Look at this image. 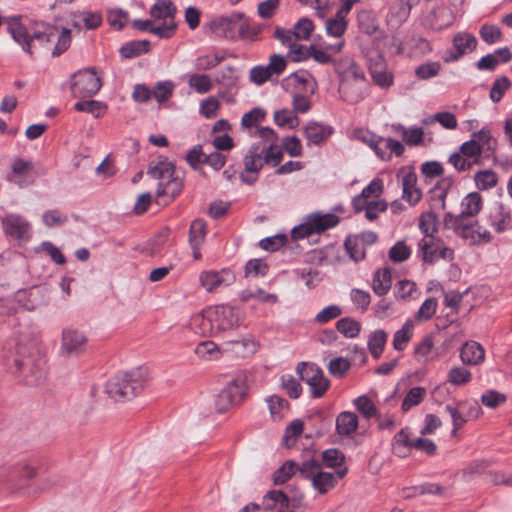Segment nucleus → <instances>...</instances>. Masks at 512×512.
Returning <instances> with one entry per match:
<instances>
[{"label":"nucleus","mask_w":512,"mask_h":512,"mask_svg":"<svg viewBox=\"0 0 512 512\" xmlns=\"http://www.w3.org/2000/svg\"><path fill=\"white\" fill-rule=\"evenodd\" d=\"M8 32L22 49L32 55L40 51H51L57 57L64 53L71 44V30L57 27L44 22L22 20L13 17L8 21Z\"/></svg>","instance_id":"obj_1"},{"label":"nucleus","mask_w":512,"mask_h":512,"mask_svg":"<svg viewBox=\"0 0 512 512\" xmlns=\"http://www.w3.org/2000/svg\"><path fill=\"white\" fill-rule=\"evenodd\" d=\"M191 324L202 336L217 337L239 326L240 311L225 304L208 306L192 317Z\"/></svg>","instance_id":"obj_2"},{"label":"nucleus","mask_w":512,"mask_h":512,"mask_svg":"<svg viewBox=\"0 0 512 512\" xmlns=\"http://www.w3.org/2000/svg\"><path fill=\"white\" fill-rule=\"evenodd\" d=\"M45 360L38 354L34 344H17L15 353L8 359L13 374L28 386L41 384L46 376Z\"/></svg>","instance_id":"obj_3"},{"label":"nucleus","mask_w":512,"mask_h":512,"mask_svg":"<svg viewBox=\"0 0 512 512\" xmlns=\"http://www.w3.org/2000/svg\"><path fill=\"white\" fill-rule=\"evenodd\" d=\"M346 474L347 468L337 470L334 473L323 471L320 460L315 455H307L301 461L300 476L310 480L313 488L322 495L334 488L338 480Z\"/></svg>","instance_id":"obj_4"},{"label":"nucleus","mask_w":512,"mask_h":512,"mask_svg":"<svg viewBox=\"0 0 512 512\" xmlns=\"http://www.w3.org/2000/svg\"><path fill=\"white\" fill-rule=\"evenodd\" d=\"M143 383L144 377L140 369L118 372L107 381L105 392L114 401H126L143 388Z\"/></svg>","instance_id":"obj_5"},{"label":"nucleus","mask_w":512,"mask_h":512,"mask_svg":"<svg viewBox=\"0 0 512 512\" xmlns=\"http://www.w3.org/2000/svg\"><path fill=\"white\" fill-rule=\"evenodd\" d=\"M177 8L171 0H158L149 11L154 20L156 36L161 39H169L177 30L175 16Z\"/></svg>","instance_id":"obj_6"},{"label":"nucleus","mask_w":512,"mask_h":512,"mask_svg":"<svg viewBox=\"0 0 512 512\" xmlns=\"http://www.w3.org/2000/svg\"><path fill=\"white\" fill-rule=\"evenodd\" d=\"M339 217L333 213L314 212L305 217V221L292 229L295 240L322 233L339 223Z\"/></svg>","instance_id":"obj_7"},{"label":"nucleus","mask_w":512,"mask_h":512,"mask_svg":"<svg viewBox=\"0 0 512 512\" xmlns=\"http://www.w3.org/2000/svg\"><path fill=\"white\" fill-rule=\"evenodd\" d=\"M443 225L447 229L453 230L458 236L465 240H468L470 244L476 245L490 240V232L479 225L478 222L472 223L460 222V220L454 218V215L447 212L443 218Z\"/></svg>","instance_id":"obj_8"},{"label":"nucleus","mask_w":512,"mask_h":512,"mask_svg":"<svg viewBox=\"0 0 512 512\" xmlns=\"http://www.w3.org/2000/svg\"><path fill=\"white\" fill-rule=\"evenodd\" d=\"M87 346L88 337L83 331L67 327L61 332L58 354L65 359H76L86 352Z\"/></svg>","instance_id":"obj_9"},{"label":"nucleus","mask_w":512,"mask_h":512,"mask_svg":"<svg viewBox=\"0 0 512 512\" xmlns=\"http://www.w3.org/2000/svg\"><path fill=\"white\" fill-rule=\"evenodd\" d=\"M37 474L36 467L26 461L12 465L5 478L7 487L13 493L30 494V481Z\"/></svg>","instance_id":"obj_10"},{"label":"nucleus","mask_w":512,"mask_h":512,"mask_svg":"<svg viewBox=\"0 0 512 512\" xmlns=\"http://www.w3.org/2000/svg\"><path fill=\"white\" fill-rule=\"evenodd\" d=\"M296 372L300 379L309 386L313 398H321L327 392L330 381L317 365L301 362L297 365Z\"/></svg>","instance_id":"obj_11"},{"label":"nucleus","mask_w":512,"mask_h":512,"mask_svg":"<svg viewBox=\"0 0 512 512\" xmlns=\"http://www.w3.org/2000/svg\"><path fill=\"white\" fill-rule=\"evenodd\" d=\"M418 256L424 263L431 265L440 259L452 261L454 251L440 238L434 236L424 237L418 242Z\"/></svg>","instance_id":"obj_12"},{"label":"nucleus","mask_w":512,"mask_h":512,"mask_svg":"<svg viewBox=\"0 0 512 512\" xmlns=\"http://www.w3.org/2000/svg\"><path fill=\"white\" fill-rule=\"evenodd\" d=\"M102 87L101 77L92 68L79 70L72 77L71 90L76 97H91Z\"/></svg>","instance_id":"obj_13"},{"label":"nucleus","mask_w":512,"mask_h":512,"mask_svg":"<svg viewBox=\"0 0 512 512\" xmlns=\"http://www.w3.org/2000/svg\"><path fill=\"white\" fill-rule=\"evenodd\" d=\"M236 281L234 272L229 268L221 270H203L199 274V284L207 293H217Z\"/></svg>","instance_id":"obj_14"},{"label":"nucleus","mask_w":512,"mask_h":512,"mask_svg":"<svg viewBox=\"0 0 512 512\" xmlns=\"http://www.w3.org/2000/svg\"><path fill=\"white\" fill-rule=\"evenodd\" d=\"M247 28L242 13H232L229 16H223L215 19L211 23L212 32L218 36L227 39H234L242 35Z\"/></svg>","instance_id":"obj_15"},{"label":"nucleus","mask_w":512,"mask_h":512,"mask_svg":"<svg viewBox=\"0 0 512 512\" xmlns=\"http://www.w3.org/2000/svg\"><path fill=\"white\" fill-rule=\"evenodd\" d=\"M266 148L260 143L253 144L247 151L243 159L245 172L241 174V180L248 184H254L258 179V173L265 164L264 153Z\"/></svg>","instance_id":"obj_16"},{"label":"nucleus","mask_w":512,"mask_h":512,"mask_svg":"<svg viewBox=\"0 0 512 512\" xmlns=\"http://www.w3.org/2000/svg\"><path fill=\"white\" fill-rule=\"evenodd\" d=\"M340 98L349 104L362 101L368 93V81L365 73L338 83Z\"/></svg>","instance_id":"obj_17"},{"label":"nucleus","mask_w":512,"mask_h":512,"mask_svg":"<svg viewBox=\"0 0 512 512\" xmlns=\"http://www.w3.org/2000/svg\"><path fill=\"white\" fill-rule=\"evenodd\" d=\"M367 66L375 85L381 89H388L393 85V74L387 70L385 59L377 51L367 56Z\"/></svg>","instance_id":"obj_18"},{"label":"nucleus","mask_w":512,"mask_h":512,"mask_svg":"<svg viewBox=\"0 0 512 512\" xmlns=\"http://www.w3.org/2000/svg\"><path fill=\"white\" fill-rule=\"evenodd\" d=\"M2 226L6 235L18 242H27L31 238V224L19 214H7L2 219Z\"/></svg>","instance_id":"obj_19"},{"label":"nucleus","mask_w":512,"mask_h":512,"mask_svg":"<svg viewBox=\"0 0 512 512\" xmlns=\"http://www.w3.org/2000/svg\"><path fill=\"white\" fill-rule=\"evenodd\" d=\"M333 69L338 83L365 73L361 65L350 55L336 57L333 60Z\"/></svg>","instance_id":"obj_20"},{"label":"nucleus","mask_w":512,"mask_h":512,"mask_svg":"<svg viewBox=\"0 0 512 512\" xmlns=\"http://www.w3.org/2000/svg\"><path fill=\"white\" fill-rule=\"evenodd\" d=\"M420 0H396L390 7L387 22L392 28H398L409 17L412 7Z\"/></svg>","instance_id":"obj_21"},{"label":"nucleus","mask_w":512,"mask_h":512,"mask_svg":"<svg viewBox=\"0 0 512 512\" xmlns=\"http://www.w3.org/2000/svg\"><path fill=\"white\" fill-rule=\"evenodd\" d=\"M402 198L410 205H416L422 198V192L417 187V175L411 171L401 172Z\"/></svg>","instance_id":"obj_22"},{"label":"nucleus","mask_w":512,"mask_h":512,"mask_svg":"<svg viewBox=\"0 0 512 512\" xmlns=\"http://www.w3.org/2000/svg\"><path fill=\"white\" fill-rule=\"evenodd\" d=\"M483 206V200L478 192H471L466 195L460 204L461 211L458 215H454V218L460 220V222H468L471 217L476 216Z\"/></svg>","instance_id":"obj_23"},{"label":"nucleus","mask_w":512,"mask_h":512,"mask_svg":"<svg viewBox=\"0 0 512 512\" xmlns=\"http://www.w3.org/2000/svg\"><path fill=\"white\" fill-rule=\"evenodd\" d=\"M267 512H294L290 500L281 490H273L263 497L262 502Z\"/></svg>","instance_id":"obj_24"},{"label":"nucleus","mask_w":512,"mask_h":512,"mask_svg":"<svg viewBox=\"0 0 512 512\" xmlns=\"http://www.w3.org/2000/svg\"><path fill=\"white\" fill-rule=\"evenodd\" d=\"M33 169V163L29 160L15 158L12 162L11 173L7 176V181L12 182L19 187L27 185L26 177Z\"/></svg>","instance_id":"obj_25"},{"label":"nucleus","mask_w":512,"mask_h":512,"mask_svg":"<svg viewBox=\"0 0 512 512\" xmlns=\"http://www.w3.org/2000/svg\"><path fill=\"white\" fill-rule=\"evenodd\" d=\"M147 174L157 179L158 183L168 182L175 176V166L166 159H159L150 163Z\"/></svg>","instance_id":"obj_26"},{"label":"nucleus","mask_w":512,"mask_h":512,"mask_svg":"<svg viewBox=\"0 0 512 512\" xmlns=\"http://www.w3.org/2000/svg\"><path fill=\"white\" fill-rule=\"evenodd\" d=\"M333 133L330 126L311 121L304 128V135L310 144L319 145L325 142Z\"/></svg>","instance_id":"obj_27"},{"label":"nucleus","mask_w":512,"mask_h":512,"mask_svg":"<svg viewBox=\"0 0 512 512\" xmlns=\"http://www.w3.org/2000/svg\"><path fill=\"white\" fill-rule=\"evenodd\" d=\"M460 358L464 364L479 365L485 359V351L478 342L469 341L462 346Z\"/></svg>","instance_id":"obj_28"},{"label":"nucleus","mask_w":512,"mask_h":512,"mask_svg":"<svg viewBox=\"0 0 512 512\" xmlns=\"http://www.w3.org/2000/svg\"><path fill=\"white\" fill-rule=\"evenodd\" d=\"M182 187V180L175 175L168 182L158 183L156 197L159 201H164L167 204L181 192Z\"/></svg>","instance_id":"obj_29"},{"label":"nucleus","mask_w":512,"mask_h":512,"mask_svg":"<svg viewBox=\"0 0 512 512\" xmlns=\"http://www.w3.org/2000/svg\"><path fill=\"white\" fill-rule=\"evenodd\" d=\"M477 45V39L475 36L469 33H458L453 38V46L456 49V53L453 54L450 59L458 60L461 56L468 52H472Z\"/></svg>","instance_id":"obj_30"},{"label":"nucleus","mask_w":512,"mask_h":512,"mask_svg":"<svg viewBox=\"0 0 512 512\" xmlns=\"http://www.w3.org/2000/svg\"><path fill=\"white\" fill-rule=\"evenodd\" d=\"M491 226L496 232H502L510 224V211L502 203H496L489 214Z\"/></svg>","instance_id":"obj_31"},{"label":"nucleus","mask_w":512,"mask_h":512,"mask_svg":"<svg viewBox=\"0 0 512 512\" xmlns=\"http://www.w3.org/2000/svg\"><path fill=\"white\" fill-rule=\"evenodd\" d=\"M358 427V417L350 411L341 412L336 418V431L341 436H350Z\"/></svg>","instance_id":"obj_32"},{"label":"nucleus","mask_w":512,"mask_h":512,"mask_svg":"<svg viewBox=\"0 0 512 512\" xmlns=\"http://www.w3.org/2000/svg\"><path fill=\"white\" fill-rule=\"evenodd\" d=\"M391 128L395 133L400 134L409 146H417L423 142L424 130L421 127L406 128L402 124H393Z\"/></svg>","instance_id":"obj_33"},{"label":"nucleus","mask_w":512,"mask_h":512,"mask_svg":"<svg viewBox=\"0 0 512 512\" xmlns=\"http://www.w3.org/2000/svg\"><path fill=\"white\" fill-rule=\"evenodd\" d=\"M247 378L245 375H237L222 389L231 395V398L238 405L247 394Z\"/></svg>","instance_id":"obj_34"},{"label":"nucleus","mask_w":512,"mask_h":512,"mask_svg":"<svg viewBox=\"0 0 512 512\" xmlns=\"http://www.w3.org/2000/svg\"><path fill=\"white\" fill-rule=\"evenodd\" d=\"M265 401L273 421H281L289 411V402L278 395H271Z\"/></svg>","instance_id":"obj_35"},{"label":"nucleus","mask_w":512,"mask_h":512,"mask_svg":"<svg viewBox=\"0 0 512 512\" xmlns=\"http://www.w3.org/2000/svg\"><path fill=\"white\" fill-rule=\"evenodd\" d=\"M194 352L199 359L204 361L218 360L222 356L221 349L215 342L210 340L198 343Z\"/></svg>","instance_id":"obj_36"},{"label":"nucleus","mask_w":512,"mask_h":512,"mask_svg":"<svg viewBox=\"0 0 512 512\" xmlns=\"http://www.w3.org/2000/svg\"><path fill=\"white\" fill-rule=\"evenodd\" d=\"M391 271L388 268H382L374 273L373 291L378 296L385 295L391 288Z\"/></svg>","instance_id":"obj_37"},{"label":"nucleus","mask_w":512,"mask_h":512,"mask_svg":"<svg viewBox=\"0 0 512 512\" xmlns=\"http://www.w3.org/2000/svg\"><path fill=\"white\" fill-rule=\"evenodd\" d=\"M413 330L414 324L412 320L409 319L404 323L401 329L394 333L392 341L393 348L397 351H403L412 339Z\"/></svg>","instance_id":"obj_38"},{"label":"nucleus","mask_w":512,"mask_h":512,"mask_svg":"<svg viewBox=\"0 0 512 512\" xmlns=\"http://www.w3.org/2000/svg\"><path fill=\"white\" fill-rule=\"evenodd\" d=\"M415 439H411V432L409 428L401 429L393 438L392 446L396 455L402 456L405 454V449L414 448Z\"/></svg>","instance_id":"obj_39"},{"label":"nucleus","mask_w":512,"mask_h":512,"mask_svg":"<svg viewBox=\"0 0 512 512\" xmlns=\"http://www.w3.org/2000/svg\"><path fill=\"white\" fill-rule=\"evenodd\" d=\"M387 337V333L382 329L375 330L369 336L368 349L375 359H378L383 353Z\"/></svg>","instance_id":"obj_40"},{"label":"nucleus","mask_w":512,"mask_h":512,"mask_svg":"<svg viewBox=\"0 0 512 512\" xmlns=\"http://www.w3.org/2000/svg\"><path fill=\"white\" fill-rule=\"evenodd\" d=\"M287 80L299 89L309 91L311 93L314 92L315 81L312 75L306 70H299L292 73Z\"/></svg>","instance_id":"obj_41"},{"label":"nucleus","mask_w":512,"mask_h":512,"mask_svg":"<svg viewBox=\"0 0 512 512\" xmlns=\"http://www.w3.org/2000/svg\"><path fill=\"white\" fill-rule=\"evenodd\" d=\"M344 247L353 261L359 262L365 258V247L357 236H348L344 242Z\"/></svg>","instance_id":"obj_42"},{"label":"nucleus","mask_w":512,"mask_h":512,"mask_svg":"<svg viewBox=\"0 0 512 512\" xmlns=\"http://www.w3.org/2000/svg\"><path fill=\"white\" fill-rule=\"evenodd\" d=\"M170 230L163 228L153 238H151L146 246V250L151 256L159 254L166 246L169 240Z\"/></svg>","instance_id":"obj_43"},{"label":"nucleus","mask_w":512,"mask_h":512,"mask_svg":"<svg viewBox=\"0 0 512 512\" xmlns=\"http://www.w3.org/2000/svg\"><path fill=\"white\" fill-rule=\"evenodd\" d=\"M426 396V389L424 387L411 388L404 397L401 409L403 412L409 411L412 407L419 405Z\"/></svg>","instance_id":"obj_44"},{"label":"nucleus","mask_w":512,"mask_h":512,"mask_svg":"<svg viewBox=\"0 0 512 512\" xmlns=\"http://www.w3.org/2000/svg\"><path fill=\"white\" fill-rule=\"evenodd\" d=\"M300 466L301 462L297 463L295 461H287L285 462L275 473L273 476L275 484L285 483L288 479H290L297 472L300 474Z\"/></svg>","instance_id":"obj_45"},{"label":"nucleus","mask_w":512,"mask_h":512,"mask_svg":"<svg viewBox=\"0 0 512 512\" xmlns=\"http://www.w3.org/2000/svg\"><path fill=\"white\" fill-rule=\"evenodd\" d=\"M239 298L243 302H247L251 299H257L263 303H276L278 301L277 295L267 293L263 289H244L240 292Z\"/></svg>","instance_id":"obj_46"},{"label":"nucleus","mask_w":512,"mask_h":512,"mask_svg":"<svg viewBox=\"0 0 512 512\" xmlns=\"http://www.w3.org/2000/svg\"><path fill=\"white\" fill-rule=\"evenodd\" d=\"M206 237V222L202 219H195L189 229V244L202 246Z\"/></svg>","instance_id":"obj_47"},{"label":"nucleus","mask_w":512,"mask_h":512,"mask_svg":"<svg viewBox=\"0 0 512 512\" xmlns=\"http://www.w3.org/2000/svg\"><path fill=\"white\" fill-rule=\"evenodd\" d=\"M150 42L147 40L132 41L122 46L120 53L124 58H134L142 53L148 52Z\"/></svg>","instance_id":"obj_48"},{"label":"nucleus","mask_w":512,"mask_h":512,"mask_svg":"<svg viewBox=\"0 0 512 512\" xmlns=\"http://www.w3.org/2000/svg\"><path fill=\"white\" fill-rule=\"evenodd\" d=\"M471 372L463 366H455L451 368L447 375V380L454 386H462L471 381Z\"/></svg>","instance_id":"obj_49"},{"label":"nucleus","mask_w":512,"mask_h":512,"mask_svg":"<svg viewBox=\"0 0 512 512\" xmlns=\"http://www.w3.org/2000/svg\"><path fill=\"white\" fill-rule=\"evenodd\" d=\"M190 88L199 94L208 93L212 88V82L207 74H193L188 80Z\"/></svg>","instance_id":"obj_50"},{"label":"nucleus","mask_w":512,"mask_h":512,"mask_svg":"<svg viewBox=\"0 0 512 512\" xmlns=\"http://www.w3.org/2000/svg\"><path fill=\"white\" fill-rule=\"evenodd\" d=\"M337 330L347 338H355L358 336L361 325L358 321L351 318H342L336 324Z\"/></svg>","instance_id":"obj_51"},{"label":"nucleus","mask_w":512,"mask_h":512,"mask_svg":"<svg viewBox=\"0 0 512 512\" xmlns=\"http://www.w3.org/2000/svg\"><path fill=\"white\" fill-rule=\"evenodd\" d=\"M225 345L228 346V349L233 353L243 357L248 354H252L255 351V344L249 339L228 341Z\"/></svg>","instance_id":"obj_52"},{"label":"nucleus","mask_w":512,"mask_h":512,"mask_svg":"<svg viewBox=\"0 0 512 512\" xmlns=\"http://www.w3.org/2000/svg\"><path fill=\"white\" fill-rule=\"evenodd\" d=\"M437 216L432 211L424 212L419 220V228L425 237H432L437 230Z\"/></svg>","instance_id":"obj_53"},{"label":"nucleus","mask_w":512,"mask_h":512,"mask_svg":"<svg viewBox=\"0 0 512 512\" xmlns=\"http://www.w3.org/2000/svg\"><path fill=\"white\" fill-rule=\"evenodd\" d=\"M480 38L487 44H495L502 38L501 29L493 24H483L479 29Z\"/></svg>","instance_id":"obj_54"},{"label":"nucleus","mask_w":512,"mask_h":512,"mask_svg":"<svg viewBox=\"0 0 512 512\" xmlns=\"http://www.w3.org/2000/svg\"><path fill=\"white\" fill-rule=\"evenodd\" d=\"M437 307L438 302L435 298L426 299L415 314V319L418 322L430 320L436 313Z\"/></svg>","instance_id":"obj_55"},{"label":"nucleus","mask_w":512,"mask_h":512,"mask_svg":"<svg viewBox=\"0 0 512 512\" xmlns=\"http://www.w3.org/2000/svg\"><path fill=\"white\" fill-rule=\"evenodd\" d=\"M475 184L480 190H488L497 184V176L492 170H482L474 176Z\"/></svg>","instance_id":"obj_56"},{"label":"nucleus","mask_w":512,"mask_h":512,"mask_svg":"<svg viewBox=\"0 0 512 512\" xmlns=\"http://www.w3.org/2000/svg\"><path fill=\"white\" fill-rule=\"evenodd\" d=\"M388 255L392 262L400 263L410 257L411 249L404 241H398L389 249Z\"/></svg>","instance_id":"obj_57"},{"label":"nucleus","mask_w":512,"mask_h":512,"mask_svg":"<svg viewBox=\"0 0 512 512\" xmlns=\"http://www.w3.org/2000/svg\"><path fill=\"white\" fill-rule=\"evenodd\" d=\"M507 401V396L496 390H488L481 396V402L490 409H495Z\"/></svg>","instance_id":"obj_58"},{"label":"nucleus","mask_w":512,"mask_h":512,"mask_svg":"<svg viewBox=\"0 0 512 512\" xmlns=\"http://www.w3.org/2000/svg\"><path fill=\"white\" fill-rule=\"evenodd\" d=\"M281 385L290 398L297 399L302 393L300 382L290 374L281 377Z\"/></svg>","instance_id":"obj_59"},{"label":"nucleus","mask_w":512,"mask_h":512,"mask_svg":"<svg viewBox=\"0 0 512 512\" xmlns=\"http://www.w3.org/2000/svg\"><path fill=\"white\" fill-rule=\"evenodd\" d=\"M357 410L367 419L377 416V408L370 398L360 396L354 400Z\"/></svg>","instance_id":"obj_60"},{"label":"nucleus","mask_w":512,"mask_h":512,"mask_svg":"<svg viewBox=\"0 0 512 512\" xmlns=\"http://www.w3.org/2000/svg\"><path fill=\"white\" fill-rule=\"evenodd\" d=\"M347 28V22L344 17L336 14L334 18L326 21V31L334 37H341Z\"/></svg>","instance_id":"obj_61"},{"label":"nucleus","mask_w":512,"mask_h":512,"mask_svg":"<svg viewBox=\"0 0 512 512\" xmlns=\"http://www.w3.org/2000/svg\"><path fill=\"white\" fill-rule=\"evenodd\" d=\"M359 139L371 147L379 158L384 160L386 157H388L386 150H383L381 147L382 138H377L375 135L368 132H360Z\"/></svg>","instance_id":"obj_62"},{"label":"nucleus","mask_w":512,"mask_h":512,"mask_svg":"<svg viewBox=\"0 0 512 512\" xmlns=\"http://www.w3.org/2000/svg\"><path fill=\"white\" fill-rule=\"evenodd\" d=\"M322 461L326 467L335 468L344 463L345 456L338 449H327L321 454Z\"/></svg>","instance_id":"obj_63"},{"label":"nucleus","mask_w":512,"mask_h":512,"mask_svg":"<svg viewBox=\"0 0 512 512\" xmlns=\"http://www.w3.org/2000/svg\"><path fill=\"white\" fill-rule=\"evenodd\" d=\"M314 29V24L309 18H301L293 28L297 41L306 40L310 37Z\"/></svg>","instance_id":"obj_64"}]
</instances>
